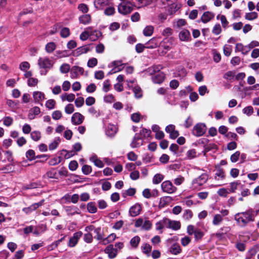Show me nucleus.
<instances>
[{
	"instance_id": "nucleus-1",
	"label": "nucleus",
	"mask_w": 259,
	"mask_h": 259,
	"mask_svg": "<svg viewBox=\"0 0 259 259\" xmlns=\"http://www.w3.org/2000/svg\"><path fill=\"white\" fill-rule=\"evenodd\" d=\"M253 211L249 209L246 211L238 212L235 214L234 220L238 225L240 227H245L249 223L253 222L255 219Z\"/></svg>"
},
{
	"instance_id": "nucleus-2",
	"label": "nucleus",
	"mask_w": 259,
	"mask_h": 259,
	"mask_svg": "<svg viewBox=\"0 0 259 259\" xmlns=\"http://www.w3.org/2000/svg\"><path fill=\"white\" fill-rule=\"evenodd\" d=\"M208 178V175L206 174H203L195 178L192 181L190 189L193 191L201 190L203 185L207 181Z\"/></svg>"
},
{
	"instance_id": "nucleus-3",
	"label": "nucleus",
	"mask_w": 259,
	"mask_h": 259,
	"mask_svg": "<svg viewBox=\"0 0 259 259\" xmlns=\"http://www.w3.org/2000/svg\"><path fill=\"white\" fill-rule=\"evenodd\" d=\"M37 64L39 68L49 70L53 67L54 62L52 58L43 56L38 58Z\"/></svg>"
},
{
	"instance_id": "nucleus-4",
	"label": "nucleus",
	"mask_w": 259,
	"mask_h": 259,
	"mask_svg": "<svg viewBox=\"0 0 259 259\" xmlns=\"http://www.w3.org/2000/svg\"><path fill=\"white\" fill-rule=\"evenodd\" d=\"M134 6L130 1L122 2L118 6V11L120 14L125 15L133 10Z\"/></svg>"
},
{
	"instance_id": "nucleus-5",
	"label": "nucleus",
	"mask_w": 259,
	"mask_h": 259,
	"mask_svg": "<svg viewBox=\"0 0 259 259\" xmlns=\"http://www.w3.org/2000/svg\"><path fill=\"white\" fill-rule=\"evenodd\" d=\"M152 222L147 218H139L135 223L136 228H141L142 230L148 231L152 228Z\"/></svg>"
},
{
	"instance_id": "nucleus-6",
	"label": "nucleus",
	"mask_w": 259,
	"mask_h": 259,
	"mask_svg": "<svg viewBox=\"0 0 259 259\" xmlns=\"http://www.w3.org/2000/svg\"><path fill=\"white\" fill-rule=\"evenodd\" d=\"M92 27H89L85 28V30L80 35V39L83 41L87 40L90 36L96 35L95 39H97L101 35L100 31L95 30L92 31Z\"/></svg>"
},
{
	"instance_id": "nucleus-7",
	"label": "nucleus",
	"mask_w": 259,
	"mask_h": 259,
	"mask_svg": "<svg viewBox=\"0 0 259 259\" xmlns=\"http://www.w3.org/2000/svg\"><path fill=\"white\" fill-rule=\"evenodd\" d=\"M161 187L164 192L168 194L174 193L177 190V188L173 185L170 181H165L162 182Z\"/></svg>"
},
{
	"instance_id": "nucleus-8",
	"label": "nucleus",
	"mask_w": 259,
	"mask_h": 259,
	"mask_svg": "<svg viewBox=\"0 0 259 259\" xmlns=\"http://www.w3.org/2000/svg\"><path fill=\"white\" fill-rule=\"evenodd\" d=\"M92 50L90 45H84L80 47H78L73 50L71 55L75 57H77L80 55L87 54Z\"/></svg>"
},
{
	"instance_id": "nucleus-9",
	"label": "nucleus",
	"mask_w": 259,
	"mask_h": 259,
	"mask_svg": "<svg viewBox=\"0 0 259 259\" xmlns=\"http://www.w3.org/2000/svg\"><path fill=\"white\" fill-rule=\"evenodd\" d=\"M206 127L205 124L199 123L196 124L193 129V134L196 137L202 136L206 132Z\"/></svg>"
},
{
	"instance_id": "nucleus-10",
	"label": "nucleus",
	"mask_w": 259,
	"mask_h": 259,
	"mask_svg": "<svg viewBox=\"0 0 259 259\" xmlns=\"http://www.w3.org/2000/svg\"><path fill=\"white\" fill-rule=\"evenodd\" d=\"M167 5L169 7L168 12L170 14H175L181 7V5L177 0H167Z\"/></svg>"
},
{
	"instance_id": "nucleus-11",
	"label": "nucleus",
	"mask_w": 259,
	"mask_h": 259,
	"mask_svg": "<svg viewBox=\"0 0 259 259\" xmlns=\"http://www.w3.org/2000/svg\"><path fill=\"white\" fill-rule=\"evenodd\" d=\"M84 72V69L82 67L74 66L70 69V77L72 79L78 78L82 75Z\"/></svg>"
},
{
	"instance_id": "nucleus-12",
	"label": "nucleus",
	"mask_w": 259,
	"mask_h": 259,
	"mask_svg": "<svg viewBox=\"0 0 259 259\" xmlns=\"http://www.w3.org/2000/svg\"><path fill=\"white\" fill-rule=\"evenodd\" d=\"M118 132L117 125L108 123L105 127V134L109 137H113Z\"/></svg>"
},
{
	"instance_id": "nucleus-13",
	"label": "nucleus",
	"mask_w": 259,
	"mask_h": 259,
	"mask_svg": "<svg viewBox=\"0 0 259 259\" xmlns=\"http://www.w3.org/2000/svg\"><path fill=\"white\" fill-rule=\"evenodd\" d=\"M82 233L80 231L75 233L73 236L70 238L68 243L69 247H74L77 243L79 239L81 237Z\"/></svg>"
},
{
	"instance_id": "nucleus-14",
	"label": "nucleus",
	"mask_w": 259,
	"mask_h": 259,
	"mask_svg": "<svg viewBox=\"0 0 259 259\" xmlns=\"http://www.w3.org/2000/svg\"><path fill=\"white\" fill-rule=\"evenodd\" d=\"M84 116L78 112L74 113L71 117V122L74 125H79L84 120Z\"/></svg>"
},
{
	"instance_id": "nucleus-15",
	"label": "nucleus",
	"mask_w": 259,
	"mask_h": 259,
	"mask_svg": "<svg viewBox=\"0 0 259 259\" xmlns=\"http://www.w3.org/2000/svg\"><path fill=\"white\" fill-rule=\"evenodd\" d=\"M166 221L167 222V228L171 229L175 231L181 228V225L179 221H172L167 218L166 219Z\"/></svg>"
},
{
	"instance_id": "nucleus-16",
	"label": "nucleus",
	"mask_w": 259,
	"mask_h": 259,
	"mask_svg": "<svg viewBox=\"0 0 259 259\" xmlns=\"http://www.w3.org/2000/svg\"><path fill=\"white\" fill-rule=\"evenodd\" d=\"M165 131L169 134V137L171 139H175L179 135L178 131L175 130V126L173 124L167 126L165 128Z\"/></svg>"
},
{
	"instance_id": "nucleus-17",
	"label": "nucleus",
	"mask_w": 259,
	"mask_h": 259,
	"mask_svg": "<svg viewBox=\"0 0 259 259\" xmlns=\"http://www.w3.org/2000/svg\"><path fill=\"white\" fill-rule=\"evenodd\" d=\"M146 48L147 49H155L159 46L160 43L158 38L153 37L148 41L146 44Z\"/></svg>"
},
{
	"instance_id": "nucleus-18",
	"label": "nucleus",
	"mask_w": 259,
	"mask_h": 259,
	"mask_svg": "<svg viewBox=\"0 0 259 259\" xmlns=\"http://www.w3.org/2000/svg\"><path fill=\"white\" fill-rule=\"evenodd\" d=\"M179 36L180 39L183 41H188L191 38L190 32L186 29H183L180 31Z\"/></svg>"
},
{
	"instance_id": "nucleus-19",
	"label": "nucleus",
	"mask_w": 259,
	"mask_h": 259,
	"mask_svg": "<svg viewBox=\"0 0 259 259\" xmlns=\"http://www.w3.org/2000/svg\"><path fill=\"white\" fill-rule=\"evenodd\" d=\"M141 210V205L140 204L137 203L130 208L129 212L132 217H136L140 213Z\"/></svg>"
},
{
	"instance_id": "nucleus-20",
	"label": "nucleus",
	"mask_w": 259,
	"mask_h": 259,
	"mask_svg": "<svg viewBox=\"0 0 259 259\" xmlns=\"http://www.w3.org/2000/svg\"><path fill=\"white\" fill-rule=\"evenodd\" d=\"M109 3V0H95L94 5L97 9L102 10L105 7L108 6Z\"/></svg>"
},
{
	"instance_id": "nucleus-21",
	"label": "nucleus",
	"mask_w": 259,
	"mask_h": 259,
	"mask_svg": "<svg viewBox=\"0 0 259 259\" xmlns=\"http://www.w3.org/2000/svg\"><path fill=\"white\" fill-rule=\"evenodd\" d=\"M33 98L35 103H40L45 99V94L39 91H35L32 93Z\"/></svg>"
},
{
	"instance_id": "nucleus-22",
	"label": "nucleus",
	"mask_w": 259,
	"mask_h": 259,
	"mask_svg": "<svg viewBox=\"0 0 259 259\" xmlns=\"http://www.w3.org/2000/svg\"><path fill=\"white\" fill-rule=\"evenodd\" d=\"M105 252L108 254L110 258H114L117 253V249L113 247V245H108L105 249Z\"/></svg>"
},
{
	"instance_id": "nucleus-23",
	"label": "nucleus",
	"mask_w": 259,
	"mask_h": 259,
	"mask_svg": "<svg viewBox=\"0 0 259 259\" xmlns=\"http://www.w3.org/2000/svg\"><path fill=\"white\" fill-rule=\"evenodd\" d=\"M90 160L92 162L94 163L95 166L99 168H102L104 167V165L103 161L100 159L96 154H93L90 157Z\"/></svg>"
},
{
	"instance_id": "nucleus-24",
	"label": "nucleus",
	"mask_w": 259,
	"mask_h": 259,
	"mask_svg": "<svg viewBox=\"0 0 259 259\" xmlns=\"http://www.w3.org/2000/svg\"><path fill=\"white\" fill-rule=\"evenodd\" d=\"M165 78L164 74L162 72H158V73L155 74L152 76V80L155 83H162Z\"/></svg>"
},
{
	"instance_id": "nucleus-25",
	"label": "nucleus",
	"mask_w": 259,
	"mask_h": 259,
	"mask_svg": "<svg viewBox=\"0 0 259 259\" xmlns=\"http://www.w3.org/2000/svg\"><path fill=\"white\" fill-rule=\"evenodd\" d=\"M235 51L236 52H241L244 54H247L250 51L247 46H243L241 43H238L236 45Z\"/></svg>"
},
{
	"instance_id": "nucleus-26",
	"label": "nucleus",
	"mask_w": 259,
	"mask_h": 259,
	"mask_svg": "<svg viewBox=\"0 0 259 259\" xmlns=\"http://www.w3.org/2000/svg\"><path fill=\"white\" fill-rule=\"evenodd\" d=\"M40 112V108L38 107H34L29 110L28 117L30 120L33 119L35 116L38 115Z\"/></svg>"
},
{
	"instance_id": "nucleus-27",
	"label": "nucleus",
	"mask_w": 259,
	"mask_h": 259,
	"mask_svg": "<svg viewBox=\"0 0 259 259\" xmlns=\"http://www.w3.org/2000/svg\"><path fill=\"white\" fill-rule=\"evenodd\" d=\"M214 16L213 13L210 12H205L201 17V21L203 23H207L210 21Z\"/></svg>"
},
{
	"instance_id": "nucleus-28",
	"label": "nucleus",
	"mask_w": 259,
	"mask_h": 259,
	"mask_svg": "<svg viewBox=\"0 0 259 259\" xmlns=\"http://www.w3.org/2000/svg\"><path fill=\"white\" fill-rule=\"evenodd\" d=\"M44 177L50 179H57L58 178V174L57 170L55 168H51L46 173Z\"/></svg>"
},
{
	"instance_id": "nucleus-29",
	"label": "nucleus",
	"mask_w": 259,
	"mask_h": 259,
	"mask_svg": "<svg viewBox=\"0 0 259 259\" xmlns=\"http://www.w3.org/2000/svg\"><path fill=\"white\" fill-rule=\"evenodd\" d=\"M166 218H164L162 220L159 221L156 223V229L158 231H160V233H162L161 231L164 227L167 228V222L166 221Z\"/></svg>"
},
{
	"instance_id": "nucleus-30",
	"label": "nucleus",
	"mask_w": 259,
	"mask_h": 259,
	"mask_svg": "<svg viewBox=\"0 0 259 259\" xmlns=\"http://www.w3.org/2000/svg\"><path fill=\"white\" fill-rule=\"evenodd\" d=\"M75 96L72 93L70 94H63L61 96V99L63 102L67 101L69 102H71L74 100Z\"/></svg>"
},
{
	"instance_id": "nucleus-31",
	"label": "nucleus",
	"mask_w": 259,
	"mask_h": 259,
	"mask_svg": "<svg viewBox=\"0 0 259 259\" xmlns=\"http://www.w3.org/2000/svg\"><path fill=\"white\" fill-rule=\"evenodd\" d=\"M91 16L89 14L82 15L79 17V22L84 25L89 24L91 22Z\"/></svg>"
},
{
	"instance_id": "nucleus-32",
	"label": "nucleus",
	"mask_w": 259,
	"mask_h": 259,
	"mask_svg": "<svg viewBox=\"0 0 259 259\" xmlns=\"http://www.w3.org/2000/svg\"><path fill=\"white\" fill-rule=\"evenodd\" d=\"M217 19L220 20L222 27L226 29L228 27L229 22L225 15L219 14L217 16Z\"/></svg>"
},
{
	"instance_id": "nucleus-33",
	"label": "nucleus",
	"mask_w": 259,
	"mask_h": 259,
	"mask_svg": "<svg viewBox=\"0 0 259 259\" xmlns=\"http://www.w3.org/2000/svg\"><path fill=\"white\" fill-rule=\"evenodd\" d=\"M223 221V217L220 214L214 215L212 223L214 226H219Z\"/></svg>"
},
{
	"instance_id": "nucleus-34",
	"label": "nucleus",
	"mask_w": 259,
	"mask_h": 259,
	"mask_svg": "<svg viewBox=\"0 0 259 259\" xmlns=\"http://www.w3.org/2000/svg\"><path fill=\"white\" fill-rule=\"evenodd\" d=\"M142 145V140L139 136L136 135L131 144L132 147L137 148Z\"/></svg>"
},
{
	"instance_id": "nucleus-35",
	"label": "nucleus",
	"mask_w": 259,
	"mask_h": 259,
	"mask_svg": "<svg viewBox=\"0 0 259 259\" xmlns=\"http://www.w3.org/2000/svg\"><path fill=\"white\" fill-rule=\"evenodd\" d=\"M56 49V45L54 42L48 43L45 47L46 51L49 54L53 53Z\"/></svg>"
},
{
	"instance_id": "nucleus-36",
	"label": "nucleus",
	"mask_w": 259,
	"mask_h": 259,
	"mask_svg": "<svg viewBox=\"0 0 259 259\" xmlns=\"http://www.w3.org/2000/svg\"><path fill=\"white\" fill-rule=\"evenodd\" d=\"M154 32V27L152 25L147 26L143 31V34L145 36H151Z\"/></svg>"
},
{
	"instance_id": "nucleus-37",
	"label": "nucleus",
	"mask_w": 259,
	"mask_h": 259,
	"mask_svg": "<svg viewBox=\"0 0 259 259\" xmlns=\"http://www.w3.org/2000/svg\"><path fill=\"white\" fill-rule=\"evenodd\" d=\"M225 174L224 170L222 169L219 168L216 170L214 178L217 181H220L225 179Z\"/></svg>"
},
{
	"instance_id": "nucleus-38",
	"label": "nucleus",
	"mask_w": 259,
	"mask_h": 259,
	"mask_svg": "<svg viewBox=\"0 0 259 259\" xmlns=\"http://www.w3.org/2000/svg\"><path fill=\"white\" fill-rule=\"evenodd\" d=\"M87 210L91 213H95L97 211V207L94 202H90L87 204Z\"/></svg>"
},
{
	"instance_id": "nucleus-39",
	"label": "nucleus",
	"mask_w": 259,
	"mask_h": 259,
	"mask_svg": "<svg viewBox=\"0 0 259 259\" xmlns=\"http://www.w3.org/2000/svg\"><path fill=\"white\" fill-rule=\"evenodd\" d=\"M181 248L180 246L177 244H174L170 247V252L175 255H177L180 253L181 252Z\"/></svg>"
},
{
	"instance_id": "nucleus-40",
	"label": "nucleus",
	"mask_w": 259,
	"mask_h": 259,
	"mask_svg": "<svg viewBox=\"0 0 259 259\" xmlns=\"http://www.w3.org/2000/svg\"><path fill=\"white\" fill-rule=\"evenodd\" d=\"M135 96L137 98H140L142 96V91L140 87L135 84L132 88Z\"/></svg>"
},
{
	"instance_id": "nucleus-41",
	"label": "nucleus",
	"mask_w": 259,
	"mask_h": 259,
	"mask_svg": "<svg viewBox=\"0 0 259 259\" xmlns=\"http://www.w3.org/2000/svg\"><path fill=\"white\" fill-rule=\"evenodd\" d=\"M192 195H190L189 196H187L183 199V200L182 201V203L186 205V206L188 207H190L192 205L194 204V202L191 199L192 198Z\"/></svg>"
},
{
	"instance_id": "nucleus-42",
	"label": "nucleus",
	"mask_w": 259,
	"mask_h": 259,
	"mask_svg": "<svg viewBox=\"0 0 259 259\" xmlns=\"http://www.w3.org/2000/svg\"><path fill=\"white\" fill-rule=\"evenodd\" d=\"M60 142V140L59 138H56L49 145V148L50 150H54L57 148L59 143Z\"/></svg>"
},
{
	"instance_id": "nucleus-43",
	"label": "nucleus",
	"mask_w": 259,
	"mask_h": 259,
	"mask_svg": "<svg viewBox=\"0 0 259 259\" xmlns=\"http://www.w3.org/2000/svg\"><path fill=\"white\" fill-rule=\"evenodd\" d=\"M162 69V66L161 65H154L149 68V72L151 74H156V73L160 72V70Z\"/></svg>"
},
{
	"instance_id": "nucleus-44",
	"label": "nucleus",
	"mask_w": 259,
	"mask_h": 259,
	"mask_svg": "<svg viewBox=\"0 0 259 259\" xmlns=\"http://www.w3.org/2000/svg\"><path fill=\"white\" fill-rule=\"evenodd\" d=\"M258 17V14L255 12H252L250 13H246L245 15V18L248 20H253L255 19Z\"/></svg>"
},
{
	"instance_id": "nucleus-45",
	"label": "nucleus",
	"mask_w": 259,
	"mask_h": 259,
	"mask_svg": "<svg viewBox=\"0 0 259 259\" xmlns=\"http://www.w3.org/2000/svg\"><path fill=\"white\" fill-rule=\"evenodd\" d=\"M193 212L190 209H186L183 214V218L185 220H190L193 217Z\"/></svg>"
},
{
	"instance_id": "nucleus-46",
	"label": "nucleus",
	"mask_w": 259,
	"mask_h": 259,
	"mask_svg": "<svg viewBox=\"0 0 259 259\" xmlns=\"http://www.w3.org/2000/svg\"><path fill=\"white\" fill-rule=\"evenodd\" d=\"M240 183L236 181L230 184V189L228 190L230 193H234L237 189L238 187L240 185Z\"/></svg>"
},
{
	"instance_id": "nucleus-47",
	"label": "nucleus",
	"mask_w": 259,
	"mask_h": 259,
	"mask_svg": "<svg viewBox=\"0 0 259 259\" xmlns=\"http://www.w3.org/2000/svg\"><path fill=\"white\" fill-rule=\"evenodd\" d=\"M164 177L162 175L157 174L155 175L153 178V183L154 184H159L163 179Z\"/></svg>"
},
{
	"instance_id": "nucleus-48",
	"label": "nucleus",
	"mask_w": 259,
	"mask_h": 259,
	"mask_svg": "<svg viewBox=\"0 0 259 259\" xmlns=\"http://www.w3.org/2000/svg\"><path fill=\"white\" fill-rule=\"evenodd\" d=\"M141 249L143 253L149 254L152 250V246L149 244L145 243L141 246Z\"/></svg>"
},
{
	"instance_id": "nucleus-49",
	"label": "nucleus",
	"mask_w": 259,
	"mask_h": 259,
	"mask_svg": "<svg viewBox=\"0 0 259 259\" xmlns=\"http://www.w3.org/2000/svg\"><path fill=\"white\" fill-rule=\"evenodd\" d=\"M234 71H229L225 73L224 75V78L229 80H232L235 79Z\"/></svg>"
},
{
	"instance_id": "nucleus-50",
	"label": "nucleus",
	"mask_w": 259,
	"mask_h": 259,
	"mask_svg": "<svg viewBox=\"0 0 259 259\" xmlns=\"http://www.w3.org/2000/svg\"><path fill=\"white\" fill-rule=\"evenodd\" d=\"M30 136L31 139L34 141H38L41 138V133L38 131H33Z\"/></svg>"
},
{
	"instance_id": "nucleus-51",
	"label": "nucleus",
	"mask_w": 259,
	"mask_h": 259,
	"mask_svg": "<svg viewBox=\"0 0 259 259\" xmlns=\"http://www.w3.org/2000/svg\"><path fill=\"white\" fill-rule=\"evenodd\" d=\"M3 120L4 124L6 126H10L13 123V119L10 116L4 117Z\"/></svg>"
},
{
	"instance_id": "nucleus-52",
	"label": "nucleus",
	"mask_w": 259,
	"mask_h": 259,
	"mask_svg": "<svg viewBox=\"0 0 259 259\" xmlns=\"http://www.w3.org/2000/svg\"><path fill=\"white\" fill-rule=\"evenodd\" d=\"M26 157L29 161H32L35 159V152L31 149L28 150L26 153Z\"/></svg>"
},
{
	"instance_id": "nucleus-53",
	"label": "nucleus",
	"mask_w": 259,
	"mask_h": 259,
	"mask_svg": "<svg viewBox=\"0 0 259 259\" xmlns=\"http://www.w3.org/2000/svg\"><path fill=\"white\" fill-rule=\"evenodd\" d=\"M194 238L196 240L201 239L204 236V233L199 229L197 228L194 233Z\"/></svg>"
},
{
	"instance_id": "nucleus-54",
	"label": "nucleus",
	"mask_w": 259,
	"mask_h": 259,
	"mask_svg": "<svg viewBox=\"0 0 259 259\" xmlns=\"http://www.w3.org/2000/svg\"><path fill=\"white\" fill-rule=\"evenodd\" d=\"M70 69V66L67 63L63 64L60 67V71L62 73H67Z\"/></svg>"
},
{
	"instance_id": "nucleus-55",
	"label": "nucleus",
	"mask_w": 259,
	"mask_h": 259,
	"mask_svg": "<svg viewBox=\"0 0 259 259\" xmlns=\"http://www.w3.org/2000/svg\"><path fill=\"white\" fill-rule=\"evenodd\" d=\"M222 31V29L220 24H215L212 30V32L215 35L220 34Z\"/></svg>"
},
{
	"instance_id": "nucleus-56",
	"label": "nucleus",
	"mask_w": 259,
	"mask_h": 259,
	"mask_svg": "<svg viewBox=\"0 0 259 259\" xmlns=\"http://www.w3.org/2000/svg\"><path fill=\"white\" fill-rule=\"evenodd\" d=\"M140 241V238L138 236H135L130 241V244L133 247H136L138 246Z\"/></svg>"
},
{
	"instance_id": "nucleus-57",
	"label": "nucleus",
	"mask_w": 259,
	"mask_h": 259,
	"mask_svg": "<svg viewBox=\"0 0 259 259\" xmlns=\"http://www.w3.org/2000/svg\"><path fill=\"white\" fill-rule=\"evenodd\" d=\"M218 194L221 197H226L230 193L228 190L226 188H221L218 190Z\"/></svg>"
},
{
	"instance_id": "nucleus-58",
	"label": "nucleus",
	"mask_w": 259,
	"mask_h": 259,
	"mask_svg": "<svg viewBox=\"0 0 259 259\" xmlns=\"http://www.w3.org/2000/svg\"><path fill=\"white\" fill-rule=\"evenodd\" d=\"M98 60L95 58H92L88 60L87 66L89 68H93L97 65Z\"/></svg>"
},
{
	"instance_id": "nucleus-59",
	"label": "nucleus",
	"mask_w": 259,
	"mask_h": 259,
	"mask_svg": "<svg viewBox=\"0 0 259 259\" xmlns=\"http://www.w3.org/2000/svg\"><path fill=\"white\" fill-rule=\"evenodd\" d=\"M196 151L194 149H191L186 152V157L188 159H191L196 156Z\"/></svg>"
},
{
	"instance_id": "nucleus-60",
	"label": "nucleus",
	"mask_w": 259,
	"mask_h": 259,
	"mask_svg": "<svg viewBox=\"0 0 259 259\" xmlns=\"http://www.w3.org/2000/svg\"><path fill=\"white\" fill-rule=\"evenodd\" d=\"M115 13V9L112 6L107 7L104 10V14L107 16H111Z\"/></svg>"
},
{
	"instance_id": "nucleus-61",
	"label": "nucleus",
	"mask_w": 259,
	"mask_h": 259,
	"mask_svg": "<svg viewBox=\"0 0 259 259\" xmlns=\"http://www.w3.org/2000/svg\"><path fill=\"white\" fill-rule=\"evenodd\" d=\"M111 88V84L109 79L106 80L104 81L103 84V91L104 92H108L110 91Z\"/></svg>"
},
{
	"instance_id": "nucleus-62",
	"label": "nucleus",
	"mask_w": 259,
	"mask_h": 259,
	"mask_svg": "<svg viewBox=\"0 0 259 259\" xmlns=\"http://www.w3.org/2000/svg\"><path fill=\"white\" fill-rule=\"evenodd\" d=\"M74 111V107L72 104H68L65 107V112L68 114L72 113Z\"/></svg>"
},
{
	"instance_id": "nucleus-63",
	"label": "nucleus",
	"mask_w": 259,
	"mask_h": 259,
	"mask_svg": "<svg viewBox=\"0 0 259 259\" xmlns=\"http://www.w3.org/2000/svg\"><path fill=\"white\" fill-rule=\"evenodd\" d=\"M172 29L169 27L164 28L161 32V34L166 37H168L172 35Z\"/></svg>"
},
{
	"instance_id": "nucleus-64",
	"label": "nucleus",
	"mask_w": 259,
	"mask_h": 259,
	"mask_svg": "<svg viewBox=\"0 0 259 259\" xmlns=\"http://www.w3.org/2000/svg\"><path fill=\"white\" fill-rule=\"evenodd\" d=\"M60 35L62 37L66 38L70 35V30L68 28H63L60 32Z\"/></svg>"
}]
</instances>
